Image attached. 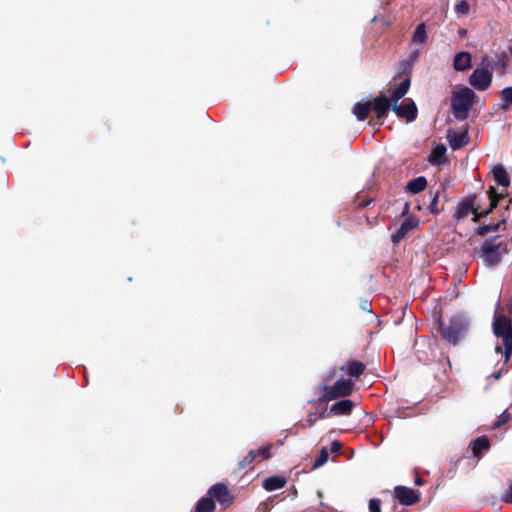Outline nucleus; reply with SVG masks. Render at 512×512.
Returning <instances> with one entry per match:
<instances>
[{
	"mask_svg": "<svg viewBox=\"0 0 512 512\" xmlns=\"http://www.w3.org/2000/svg\"><path fill=\"white\" fill-rule=\"evenodd\" d=\"M501 104L502 109H507L508 106L512 105V86L506 87L501 91Z\"/></svg>",
	"mask_w": 512,
	"mask_h": 512,
	"instance_id": "obj_26",
	"label": "nucleus"
},
{
	"mask_svg": "<svg viewBox=\"0 0 512 512\" xmlns=\"http://www.w3.org/2000/svg\"><path fill=\"white\" fill-rule=\"evenodd\" d=\"M501 500L505 503H512V482L509 483L508 488L501 495Z\"/></svg>",
	"mask_w": 512,
	"mask_h": 512,
	"instance_id": "obj_34",
	"label": "nucleus"
},
{
	"mask_svg": "<svg viewBox=\"0 0 512 512\" xmlns=\"http://www.w3.org/2000/svg\"><path fill=\"white\" fill-rule=\"evenodd\" d=\"M410 87V79L406 78L403 80L399 86L393 91L391 100L394 103H398V101L408 92Z\"/></svg>",
	"mask_w": 512,
	"mask_h": 512,
	"instance_id": "obj_21",
	"label": "nucleus"
},
{
	"mask_svg": "<svg viewBox=\"0 0 512 512\" xmlns=\"http://www.w3.org/2000/svg\"><path fill=\"white\" fill-rule=\"evenodd\" d=\"M328 457H329V455H328L327 450L325 448H323L320 452V455L316 458V460L314 462V465H313L314 468H318V467L324 465L327 462Z\"/></svg>",
	"mask_w": 512,
	"mask_h": 512,
	"instance_id": "obj_31",
	"label": "nucleus"
},
{
	"mask_svg": "<svg viewBox=\"0 0 512 512\" xmlns=\"http://www.w3.org/2000/svg\"><path fill=\"white\" fill-rule=\"evenodd\" d=\"M472 57L469 52H459L453 60V68L456 71H465L471 67Z\"/></svg>",
	"mask_w": 512,
	"mask_h": 512,
	"instance_id": "obj_15",
	"label": "nucleus"
},
{
	"mask_svg": "<svg viewBox=\"0 0 512 512\" xmlns=\"http://www.w3.org/2000/svg\"><path fill=\"white\" fill-rule=\"evenodd\" d=\"M469 4L466 0H461L455 5V12L457 15H467L469 13Z\"/></svg>",
	"mask_w": 512,
	"mask_h": 512,
	"instance_id": "obj_29",
	"label": "nucleus"
},
{
	"mask_svg": "<svg viewBox=\"0 0 512 512\" xmlns=\"http://www.w3.org/2000/svg\"><path fill=\"white\" fill-rule=\"evenodd\" d=\"M475 93L468 87L456 92L452 99V113L458 120H465L468 117Z\"/></svg>",
	"mask_w": 512,
	"mask_h": 512,
	"instance_id": "obj_3",
	"label": "nucleus"
},
{
	"mask_svg": "<svg viewBox=\"0 0 512 512\" xmlns=\"http://www.w3.org/2000/svg\"><path fill=\"white\" fill-rule=\"evenodd\" d=\"M501 373H502L501 371H497V372L493 373L491 375V377H493L494 379L497 380V379H499L501 377Z\"/></svg>",
	"mask_w": 512,
	"mask_h": 512,
	"instance_id": "obj_41",
	"label": "nucleus"
},
{
	"mask_svg": "<svg viewBox=\"0 0 512 512\" xmlns=\"http://www.w3.org/2000/svg\"><path fill=\"white\" fill-rule=\"evenodd\" d=\"M393 111L400 118L412 122L417 118V107L411 99L404 100L401 104L394 103Z\"/></svg>",
	"mask_w": 512,
	"mask_h": 512,
	"instance_id": "obj_7",
	"label": "nucleus"
},
{
	"mask_svg": "<svg viewBox=\"0 0 512 512\" xmlns=\"http://www.w3.org/2000/svg\"><path fill=\"white\" fill-rule=\"evenodd\" d=\"M260 456L262 459L270 458V446L261 447L256 451V457Z\"/></svg>",
	"mask_w": 512,
	"mask_h": 512,
	"instance_id": "obj_37",
	"label": "nucleus"
},
{
	"mask_svg": "<svg viewBox=\"0 0 512 512\" xmlns=\"http://www.w3.org/2000/svg\"><path fill=\"white\" fill-rule=\"evenodd\" d=\"M509 251L507 243L500 235L487 238L480 249L479 255L488 267L496 266Z\"/></svg>",
	"mask_w": 512,
	"mask_h": 512,
	"instance_id": "obj_2",
	"label": "nucleus"
},
{
	"mask_svg": "<svg viewBox=\"0 0 512 512\" xmlns=\"http://www.w3.org/2000/svg\"><path fill=\"white\" fill-rule=\"evenodd\" d=\"M362 309H363V310L370 311V309H369V304H368V302H367V301H364V303L362 304Z\"/></svg>",
	"mask_w": 512,
	"mask_h": 512,
	"instance_id": "obj_42",
	"label": "nucleus"
},
{
	"mask_svg": "<svg viewBox=\"0 0 512 512\" xmlns=\"http://www.w3.org/2000/svg\"><path fill=\"white\" fill-rule=\"evenodd\" d=\"M493 74L487 66L481 64L469 77V84L477 91L487 90L492 83Z\"/></svg>",
	"mask_w": 512,
	"mask_h": 512,
	"instance_id": "obj_6",
	"label": "nucleus"
},
{
	"mask_svg": "<svg viewBox=\"0 0 512 512\" xmlns=\"http://www.w3.org/2000/svg\"><path fill=\"white\" fill-rule=\"evenodd\" d=\"M489 197H490V206H491V209H493L498 205L500 199L504 197V194L503 193L499 194L496 192V189L494 187H490Z\"/></svg>",
	"mask_w": 512,
	"mask_h": 512,
	"instance_id": "obj_27",
	"label": "nucleus"
},
{
	"mask_svg": "<svg viewBox=\"0 0 512 512\" xmlns=\"http://www.w3.org/2000/svg\"><path fill=\"white\" fill-rule=\"evenodd\" d=\"M466 321L459 316L452 317L449 325L445 326L442 321H439V333L448 342L456 344L466 331Z\"/></svg>",
	"mask_w": 512,
	"mask_h": 512,
	"instance_id": "obj_4",
	"label": "nucleus"
},
{
	"mask_svg": "<svg viewBox=\"0 0 512 512\" xmlns=\"http://www.w3.org/2000/svg\"><path fill=\"white\" fill-rule=\"evenodd\" d=\"M395 498L400 502V504L405 506H411L419 501L418 493L406 486H397L394 490Z\"/></svg>",
	"mask_w": 512,
	"mask_h": 512,
	"instance_id": "obj_9",
	"label": "nucleus"
},
{
	"mask_svg": "<svg viewBox=\"0 0 512 512\" xmlns=\"http://www.w3.org/2000/svg\"><path fill=\"white\" fill-rule=\"evenodd\" d=\"M286 484V480L282 477H279V476H272V477H269L267 478L264 483H263V487L267 490V491H275V490H279L281 488H283Z\"/></svg>",
	"mask_w": 512,
	"mask_h": 512,
	"instance_id": "obj_20",
	"label": "nucleus"
},
{
	"mask_svg": "<svg viewBox=\"0 0 512 512\" xmlns=\"http://www.w3.org/2000/svg\"><path fill=\"white\" fill-rule=\"evenodd\" d=\"M511 418V414L508 412V410H504L502 414L499 416L498 420L494 423L493 429H497L507 423Z\"/></svg>",
	"mask_w": 512,
	"mask_h": 512,
	"instance_id": "obj_30",
	"label": "nucleus"
},
{
	"mask_svg": "<svg viewBox=\"0 0 512 512\" xmlns=\"http://www.w3.org/2000/svg\"><path fill=\"white\" fill-rule=\"evenodd\" d=\"M371 101L358 102L353 107V114L359 121H364L371 111Z\"/></svg>",
	"mask_w": 512,
	"mask_h": 512,
	"instance_id": "obj_17",
	"label": "nucleus"
},
{
	"mask_svg": "<svg viewBox=\"0 0 512 512\" xmlns=\"http://www.w3.org/2000/svg\"><path fill=\"white\" fill-rule=\"evenodd\" d=\"M332 377H333V374H332V375H329L327 380H328V381H329V380H331V378H332Z\"/></svg>",
	"mask_w": 512,
	"mask_h": 512,
	"instance_id": "obj_45",
	"label": "nucleus"
},
{
	"mask_svg": "<svg viewBox=\"0 0 512 512\" xmlns=\"http://www.w3.org/2000/svg\"><path fill=\"white\" fill-rule=\"evenodd\" d=\"M208 494L212 499H216L221 505H229L233 500L227 486L222 483L213 485L209 489Z\"/></svg>",
	"mask_w": 512,
	"mask_h": 512,
	"instance_id": "obj_11",
	"label": "nucleus"
},
{
	"mask_svg": "<svg viewBox=\"0 0 512 512\" xmlns=\"http://www.w3.org/2000/svg\"><path fill=\"white\" fill-rule=\"evenodd\" d=\"M371 104V111L375 112L378 119H383L386 117L388 111L391 108L393 109L392 100L384 95L376 97L373 101H371Z\"/></svg>",
	"mask_w": 512,
	"mask_h": 512,
	"instance_id": "obj_10",
	"label": "nucleus"
},
{
	"mask_svg": "<svg viewBox=\"0 0 512 512\" xmlns=\"http://www.w3.org/2000/svg\"><path fill=\"white\" fill-rule=\"evenodd\" d=\"M446 147L442 144L437 145L433 148L431 154L429 155L428 161L432 165H439L443 162L445 154H446Z\"/></svg>",
	"mask_w": 512,
	"mask_h": 512,
	"instance_id": "obj_18",
	"label": "nucleus"
},
{
	"mask_svg": "<svg viewBox=\"0 0 512 512\" xmlns=\"http://www.w3.org/2000/svg\"><path fill=\"white\" fill-rule=\"evenodd\" d=\"M256 458V451L255 450H250L248 452V454L246 455V457L241 460L239 462V467L240 468H246L250 463H252V461Z\"/></svg>",
	"mask_w": 512,
	"mask_h": 512,
	"instance_id": "obj_32",
	"label": "nucleus"
},
{
	"mask_svg": "<svg viewBox=\"0 0 512 512\" xmlns=\"http://www.w3.org/2000/svg\"><path fill=\"white\" fill-rule=\"evenodd\" d=\"M419 54H420V51H419L418 49H416V50H414V51H412V52L410 53L409 58H410L412 61H414V60H416V59L418 58Z\"/></svg>",
	"mask_w": 512,
	"mask_h": 512,
	"instance_id": "obj_39",
	"label": "nucleus"
},
{
	"mask_svg": "<svg viewBox=\"0 0 512 512\" xmlns=\"http://www.w3.org/2000/svg\"><path fill=\"white\" fill-rule=\"evenodd\" d=\"M437 197H438V196L436 195V196L433 198V201H432V203H431L430 208H431V211H432V212H434V211H435V210H434V206H435V205H436V203H437Z\"/></svg>",
	"mask_w": 512,
	"mask_h": 512,
	"instance_id": "obj_40",
	"label": "nucleus"
},
{
	"mask_svg": "<svg viewBox=\"0 0 512 512\" xmlns=\"http://www.w3.org/2000/svg\"><path fill=\"white\" fill-rule=\"evenodd\" d=\"M464 137H465V135H463V134L455 135L453 138V141L451 143V146L454 149L462 147L464 145V140H463Z\"/></svg>",
	"mask_w": 512,
	"mask_h": 512,
	"instance_id": "obj_36",
	"label": "nucleus"
},
{
	"mask_svg": "<svg viewBox=\"0 0 512 512\" xmlns=\"http://www.w3.org/2000/svg\"><path fill=\"white\" fill-rule=\"evenodd\" d=\"M370 512H381V501L377 498H373L369 502Z\"/></svg>",
	"mask_w": 512,
	"mask_h": 512,
	"instance_id": "obj_35",
	"label": "nucleus"
},
{
	"mask_svg": "<svg viewBox=\"0 0 512 512\" xmlns=\"http://www.w3.org/2000/svg\"><path fill=\"white\" fill-rule=\"evenodd\" d=\"M365 370V365L362 362L351 361L348 363V372L352 377H359Z\"/></svg>",
	"mask_w": 512,
	"mask_h": 512,
	"instance_id": "obj_25",
	"label": "nucleus"
},
{
	"mask_svg": "<svg viewBox=\"0 0 512 512\" xmlns=\"http://www.w3.org/2000/svg\"><path fill=\"white\" fill-rule=\"evenodd\" d=\"M356 404L350 399H343L336 403H334L330 407L329 413L331 415L342 416V415H350L352 413L353 408Z\"/></svg>",
	"mask_w": 512,
	"mask_h": 512,
	"instance_id": "obj_14",
	"label": "nucleus"
},
{
	"mask_svg": "<svg viewBox=\"0 0 512 512\" xmlns=\"http://www.w3.org/2000/svg\"><path fill=\"white\" fill-rule=\"evenodd\" d=\"M470 214L474 215V217H473L474 221L478 220L479 216H478L476 209L474 208L473 201L467 199V200H463V201L459 202V204L456 207L454 217L458 220H461V219L468 217Z\"/></svg>",
	"mask_w": 512,
	"mask_h": 512,
	"instance_id": "obj_13",
	"label": "nucleus"
},
{
	"mask_svg": "<svg viewBox=\"0 0 512 512\" xmlns=\"http://www.w3.org/2000/svg\"><path fill=\"white\" fill-rule=\"evenodd\" d=\"M417 224H418V221L413 217L405 219L401 223V225L397 229V231L392 234V236H391L392 242L394 244H398L399 242H401L407 236V234L417 226Z\"/></svg>",
	"mask_w": 512,
	"mask_h": 512,
	"instance_id": "obj_12",
	"label": "nucleus"
},
{
	"mask_svg": "<svg viewBox=\"0 0 512 512\" xmlns=\"http://www.w3.org/2000/svg\"><path fill=\"white\" fill-rule=\"evenodd\" d=\"M341 450V443L338 441H334L331 445V451L333 453H339Z\"/></svg>",
	"mask_w": 512,
	"mask_h": 512,
	"instance_id": "obj_38",
	"label": "nucleus"
},
{
	"mask_svg": "<svg viewBox=\"0 0 512 512\" xmlns=\"http://www.w3.org/2000/svg\"><path fill=\"white\" fill-rule=\"evenodd\" d=\"M415 484H416V485H422V480H421L420 478H417V479L415 480Z\"/></svg>",
	"mask_w": 512,
	"mask_h": 512,
	"instance_id": "obj_43",
	"label": "nucleus"
},
{
	"mask_svg": "<svg viewBox=\"0 0 512 512\" xmlns=\"http://www.w3.org/2000/svg\"><path fill=\"white\" fill-rule=\"evenodd\" d=\"M427 39L426 27L424 23L419 24L412 36V42L414 44H424Z\"/></svg>",
	"mask_w": 512,
	"mask_h": 512,
	"instance_id": "obj_23",
	"label": "nucleus"
},
{
	"mask_svg": "<svg viewBox=\"0 0 512 512\" xmlns=\"http://www.w3.org/2000/svg\"><path fill=\"white\" fill-rule=\"evenodd\" d=\"M495 336L502 338V345L497 344L495 352L502 354L504 362H508L512 354V324L504 315H495L493 320Z\"/></svg>",
	"mask_w": 512,
	"mask_h": 512,
	"instance_id": "obj_1",
	"label": "nucleus"
},
{
	"mask_svg": "<svg viewBox=\"0 0 512 512\" xmlns=\"http://www.w3.org/2000/svg\"><path fill=\"white\" fill-rule=\"evenodd\" d=\"M214 509L215 503L210 496L201 498L195 507L196 512H212Z\"/></svg>",
	"mask_w": 512,
	"mask_h": 512,
	"instance_id": "obj_22",
	"label": "nucleus"
},
{
	"mask_svg": "<svg viewBox=\"0 0 512 512\" xmlns=\"http://www.w3.org/2000/svg\"><path fill=\"white\" fill-rule=\"evenodd\" d=\"M354 388V382L350 379L338 380L334 385H324V394L320 398L322 402H328L335 400L340 397H346L352 394Z\"/></svg>",
	"mask_w": 512,
	"mask_h": 512,
	"instance_id": "obj_5",
	"label": "nucleus"
},
{
	"mask_svg": "<svg viewBox=\"0 0 512 512\" xmlns=\"http://www.w3.org/2000/svg\"><path fill=\"white\" fill-rule=\"evenodd\" d=\"M325 417V411L322 412H311L307 416V422L309 423V426L314 424L318 419H322Z\"/></svg>",
	"mask_w": 512,
	"mask_h": 512,
	"instance_id": "obj_33",
	"label": "nucleus"
},
{
	"mask_svg": "<svg viewBox=\"0 0 512 512\" xmlns=\"http://www.w3.org/2000/svg\"><path fill=\"white\" fill-rule=\"evenodd\" d=\"M504 223H505V221L503 220L501 223L484 225L479 228L478 233L480 235L484 236L490 232H496L499 230L500 226Z\"/></svg>",
	"mask_w": 512,
	"mask_h": 512,
	"instance_id": "obj_28",
	"label": "nucleus"
},
{
	"mask_svg": "<svg viewBox=\"0 0 512 512\" xmlns=\"http://www.w3.org/2000/svg\"><path fill=\"white\" fill-rule=\"evenodd\" d=\"M427 187V180L424 176L416 177L410 180L406 185V191L412 194H418Z\"/></svg>",
	"mask_w": 512,
	"mask_h": 512,
	"instance_id": "obj_16",
	"label": "nucleus"
},
{
	"mask_svg": "<svg viewBox=\"0 0 512 512\" xmlns=\"http://www.w3.org/2000/svg\"><path fill=\"white\" fill-rule=\"evenodd\" d=\"M493 176H494V179L495 181L503 186V187H508L510 185V180H509V177H508V174L506 172V170L504 169V167L502 165H497L493 168Z\"/></svg>",
	"mask_w": 512,
	"mask_h": 512,
	"instance_id": "obj_19",
	"label": "nucleus"
},
{
	"mask_svg": "<svg viewBox=\"0 0 512 512\" xmlns=\"http://www.w3.org/2000/svg\"><path fill=\"white\" fill-rule=\"evenodd\" d=\"M470 445L473 454L478 455L489 448V440L486 437L478 438L472 441Z\"/></svg>",
	"mask_w": 512,
	"mask_h": 512,
	"instance_id": "obj_24",
	"label": "nucleus"
},
{
	"mask_svg": "<svg viewBox=\"0 0 512 512\" xmlns=\"http://www.w3.org/2000/svg\"><path fill=\"white\" fill-rule=\"evenodd\" d=\"M509 312L512 314V303H511V306L509 308Z\"/></svg>",
	"mask_w": 512,
	"mask_h": 512,
	"instance_id": "obj_44",
	"label": "nucleus"
},
{
	"mask_svg": "<svg viewBox=\"0 0 512 512\" xmlns=\"http://www.w3.org/2000/svg\"><path fill=\"white\" fill-rule=\"evenodd\" d=\"M507 61L508 58L505 52L496 53L493 57H482V65L487 66L491 71H500L502 74L506 72Z\"/></svg>",
	"mask_w": 512,
	"mask_h": 512,
	"instance_id": "obj_8",
	"label": "nucleus"
}]
</instances>
